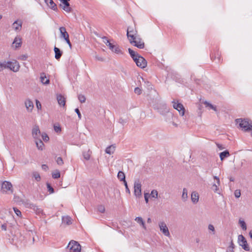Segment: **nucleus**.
<instances>
[{"mask_svg": "<svg viewBox=\"0 0 252 252\" xmlns=\"http://www.w3.org/2000/svg\"><path fill=\"white\" fill-rule=\"evenodd\" d=\"M155 109L158 110L162 115H166L169 118H172L173 114L170 112L169 109L167 107L166 104L164 102L158 103L154 105Z\"/></svg>", "mask_w": 252, "mask_h": 252, "instance_id": "1", "label": "nucleus"}, {"mask_svg": "<svg viewBox=\"0 0 252 252\" xmlns=\"http://www.w3.org/2000/svg\"><path fill=\"white\" fill-rule=\"evenodd\" d=\"M129 42L139 49H143L145 47L144 42L142 41V39L136 36L135 37L130 36Z\"/></svg>", "mask_w": 252, "mask_h": 252, "instance_id": "2", "label": "nucleus"}, {"mask_svg": "<svg viewBox=\"0 0 252 252\" xmlns=\"http://www.w3.org/2000/svg\"><path fill=\"white\" fill-rule=\"evenodd\" d=\"M67 247L71 252H81V246L77 241L71 240Z\"/></svg>", "mask_w": 252, "mask_h": 252, "instance_id": "3", "label": "nucleus"}, {"mask_svg": "<svg viewBox=\"0 0 252 252\" xmlns=\"http://www.w3.org/2000/svg\"><path fill=\"white\" fill-rule=\"evenodd\" d=\"M237 124H239V126L244 129V131H248L251 122L250 123L247 119H237L235 120Z\"/></svg>", "mask_w": 252, "mask_h": 252, "instance_id": "4", "label": "nucleus"}, {"mask_svg": "<svg viewBox=\"0 0 252 252\" xmlns=\"http://www.w3.org/2000/svg\"><path fill=\"white\" fill-rule=\"evenodd\" d=\"M6 68H8L13 72H17L20 68V65L18 62L16 61L14 62H5Z\"/></svg>", "mask_w": 252, "mask_h": 252, "instance_id": "5", "label": "nucleus"}, {"mask_svg": "<svg viewBox=\"0 0 252 252\" xmlns=\"http://www.w3.org/2000/svg\"><path fill=\"white\" fill-rule=\"evenodd\" d=\"M238 243L245 251H250V247L247 243V241L243 235L241 234L238 236Z\"/></svg>", "mask_w": 252, "mask_h": 252, "instance_id": "6", "label": "nucleus"}, {"mask_svg": "<svg viewBox=\"0 0 252 252\" xmlns=\"http://www.w3.org/2000/svg\"><path fill=\"white\" fill-rule=\"evenodd\" d=\"M172 103H173V108L178 111L181 116H184L185 109L183 104L178 101L176 102L175 100H173Z\"/></svg>", "mask_w": 252, "mask_h": 252, "instance_id": "7", "label": "nucleus"}, {"mask_svg": "<svg viewBox=\"0 0 252 252\" xmlns=\"http://www.w3.org/2000/svg\"><path fill=\"white\" fill-rule=\"evenodd\" d=\"M1 191L2 192H7L10 191L13 192L12 185L10 182L5 181L1 184Z\"/></svg>", "mask_w": 252, "mask_h": 252, "instance_id": "8", "label": "nucleus"}, {"mask_svg": "<svg viewBox=\"0 0 252 252\" xmlns=\"http://www.w3.org/2000/svg\"><path fill=\"white\" fill-rule=\"evenodd\" d=\"M134 189V195L138 197H141V184L139 180L135 181Z\"/></svg>", "mask_w": 252, "mask_h": 252, "instance_id": "9", "label": "nucleus"}, {"mask_svg": "<svg viewBox=\"0 0 252 252\" xmlns=\"http://www.w3.org/2000/svg\"><path fill=\"white\" fill-rule=\"evenodd\" d=\"M61 3L60 6L61 7L64 11L67 12H70L72 11V8L70 6L69 1L70 0H59Z\"/></svg>", "mask_w": 252, "mask_h": 252, "instance_id": "10", "label": "nucleus"}, {"mask_svg": "<svg viewBox=\"0 0 252 252\" xmlns=\"http://www.w3.org/2000/svg\"><path fill=\"white\" fill-rule=\"evenodd\" d=\"M136 65L141 68H143L145 67L147 65V61L142 56H139L138 58L134 61Z\"/></svg>", "mask_w": 252, "mask_h": 252, "instance_id": "11", "label": "nucleus"}, {"mask_svg": "<svg viewBox=\"0 0 252 252\" xmlns=\"http://www.w3.org/2000/svg\"><path fill=\"white\" fill-rule=\"evenodd\" d=\"M158 225L160 228V230L162 232V233L166 236H169L170 233L165 222L163 221L160 222Z\"/></svg>", "mask_w": 252, "mask_h": 252, "instance_id": "12", "label": "nucleus"}, {"mask_svg": "<svg viewBox=\"0 0 252 252\" xmlns=\"http://www.w3.org/2000/svg\"><path fill=\"white\" fill-rule=\"evenodd\" d=\"M40 134L39 126L37 125L34 126L32 129V135L33 138L35 139H39Z\"/></svg>", "mask_w": 252, "mask_h": 252, "instance_id": "13", "label": "nucleus"}, {"mask_svg": "<svg viewBox=\"0 0 252 252\" xmlns=\"http://www.w3.org/2000/svg\"><path fill=\"white\" fill-rule=\"evenodd\" d=\"M22 22L21 21L16 20L12 24V27L15 31H20L21 30Z\"/></svg>", "mask_w": 252, "mask_h": 252, "instance_id": "14", "label": "nucleus"}, {"mask_svg": "<svg viewBox=\"0 0 252 252\" xmlns=\"http://www.w3.org/2000/svg\"><path fill=\"white\" fill-rule=\"evenodd\" d=\"M61 33V37L63 38L64 40L69 37V34L66 31L64 27H60L59 29Z\"/></svg>", "mask_w": 252, "mask_h": 252, "instance_id": "15", "label": "nucleus"}, {"mask_svg": "<svg viewBox=\"0 0 252 252\" xmlns=\"http://www.w3.org/2000/svg\"><path fill=\"white\" fill-rule=\"evenodd\" d=\"M13 47L15 46V49L19 48L22 45V39L19 36H16L13 43Z\"/></svg>", "mask_w": 252, "mask_h": 252, "instance_id": "16", "label": "nucleus"}, {"mask_svg": "<svg viewBox=\"0 0 252 252\" xmlns=\"http://www.w3.org/2000/svg\"><path fill=\"white\" fill-rule=\"evenodd\" d=\"M137 31H134L133 28L132 27H128L127 29V36L129 39L130 38V36H132L133 37H135V35L137 34Z\"/></svg>", "mask_w": 252, "mask_h": 252, "instance_id": "17", "label": "nucleus"}, {"mask_svg": "<svg viewBox=\"0 0 252 252\" xmlns=\"http://www.w3.org/2000/svg\"><path fill=\"white\" fill-rule=\"evenodd\" d=\"M55 52V58L56 60H59L63 55V51H61L59 48L55 46L54 48Z\"/></svg>", "mask_w": 252, "mask_h": 252, "instance_id": "18", "label": "nucleus"}, {"mask_svg": "<svg viewBox=\"0 0 252 252\" xmlns=\"http://www.w3.org/2000/svg\"><path fill=\"white\" fill-rule=\"evenodd\" d=\"M58 103L60 106H64L65 104V98L62 94H58L57 96Z\"/></svg>", "mask_w": 252, "mask_h": 252, "instance_id": "19", "label": "nucleus"}, {"mask_svg": "<svg viewBox=\"0 0 252 252\" xmlns=\"http://www.w3.org/2000/svg\"><path fill=\"white\" fill-rule=\"evenodd\" d=\"M40 79L41 83L43 84L47 85L50 83L49 79L47 78L45 73L44 72H42L40 74Z\"/></svg>", "mask_w": 252, "mask_h": 252, "instance_id": "20", "label": "nucleus"}, {"mask_svg": "<svg viewBox=\"0 0 252 252\" xmlns=\"http://www.w3.org/2000/svg\"><path fill=\"white\" fill-rule=\"evenodd\" d=\"M103 42L105 43V44L109 47V49L112 51L114 50V48L116 45H113L112 43H110L108 39L106 37L104 36L102 37Z\"/></svg>", "mask_w": 252, "mask_h": 252, "instance_id": "21", "label": "nucleus"}, {"mask_svg": "<svg viewBox=\"0 0 252 252\" xmlns=\"http://www.w3.org/2000/svg\"><path fill=\"white\" fill-rule=\"evenodd\" d=\"M25 106L28 111L31 112L33 108V102L30 99H28L25 101Z\"/></svg>", "mask_w": 252, "mask_h": 252, "instance_id": "22", "label": "nucleus"}, {"mask_svg": "<svg viewBox=\"0 0 252 252\" xmlns=\"http://www.w3.org/2000/svg\"><path fill=\"white\" fill-rule=\"evenodd\" d=\"M191 199L194 204L196 203L198 201L199 196L196 192L193 191L191 193Z\"/></svg>", "mask_w": 252, "mask_h": 252, "instance_id": "23", "label": "nucleus"}, {"mask_svg": "<svg viewBox=\"0 0 252 252\" xmlns=\"http://www.w3.org/2000/svg\"><path fill=\"white\" fill-rule=\"evenodd\" d=\"M128 50L129 54L134 61H135L138 57L140 56L138 54L136 53L133 50L130 48H128Z\"/></svg>", "mask_w": 252, "mask_h": 252, "instance_id": "24", "label": "nucleus"}, {"mask_svg": "<svg viewBox=\"0 0 252 252\" xmlns=\"http://www.w3.org/2000/svg\"><path fill=\"white\" fill-rule=\"evenodd\" d=\"M135 220L138 223H139L140 224L141 226H142V227L144 229H146V225H145V222L144 221H143L142 218L141 217H136L135 219Z\"/></svg>", "mask_w": 252, "mask_h": 252, "instance_id": "25", "label": "nucleus"}, {"mask_svg": "<svg viewBox=\"0 0 252 252\" xmlns=\"http://www.w3.org/2000/svg\"><path fill=\"white\" fill-rule=\"evenodd\" d=\"M62 222L65 224L69 225L71 223V218L68 216L63 217Z\"/></svg>", "mask_w": 252, "mask_h": 252, "instance_id": "26", "label": "nucleus"}, {"mask_svg": "<svg viewBox=\"0 0 252 252\" xmlns=\"http://www.w3.org/2000/svg\"><path fill=\"white\" fill-rule=\"evenodd\" d=\"M117 177L118 179L120 180V181H123V182H125V181H126L125 174L122 171H119L118 172Z\"/></svg>", "mask_w": 252, "mask_h": 252, "instance_id": "27", "label": "nucleus"}, {"mask_svg": "<svg viewBox=\"0 0 252 252\" xmlns=\"http://www.w3.org/2000/svg\"><path fill=\"white\" fill-rule=\"evenodd\" d=\"M229 156V153L227 150H225L220 153V158L221 160H223L225 158L228 157Z\"/></svg>", "mask_w": 252, "mask_h": 252, "instance_id": "28", "label": "nucleus"}, {"mask_svg": "<svg viewBox=\"0 0 252 252\" xmlns=\"http://www.w3.org/2000/svg\"><path fill=\"white\" fill-rule=\"evenodd\" d=\"M37 140L38 141H36V147L38 148V149L40 150H43V147L44 146V144L43 142H42V141L41 139H38Z\"/></svg>", "mask_w": 252, "mask_h": 252, "instance_id": "29", "label": "nucleus"}, {"mask_svg": "<svg viewBox=\"0 0 252 252\" xmlns=\"http://www.w3.org/2000/svg\"><path fill=\"white\" fill-rule=\"evenodd\" d=\"M188 198V190L186 188H184L183 189V193L182 195V199L183 201H186Z\"/></svg>", "mask_w": 252, "mask_h": 252, "instance_id": "30", "label": "nucleus"}, {"mask_svg": "<svg viewBox=\"0 0 252 252\" xmlns=\"http://www.w3.org/2000/svg\"><path fill=\"white\" fill-rule=\"evenodd\" d=\"M115 151V147L113 145L109 146L106 148L105 149L106 153L111 155Z\"/></svg>", "mask_w": 252, "mask_h": 252, "instance_id": "31", "label": "nucleus"}, {"mask_svg": "<svg viewBox=\"0 0 252 252\" xmlns=\"http://www.w3.org/2000/svg\"><path fill=\"white\" fill-rule=\"evenodd\" d=\"M48 6L53 10L57 11L58 10V8L56 3L53 1V0H50L48 2Z\"/></svg>", "mask_w": 252, "mask_h": 252, "instance_id": "32", "label": "nucleus"}, {"mask_svg": "<svg viewBox=\"0 0 252 252\" xmlns=\"http://www.w3.org/2000/svg\"><path fill=\"white\" fill-rule=\"evenodd\" d=\"M112 52L117 54H121L123 55V52L120 48L119 46L117 45H116L114 48V50L112 51Z\"/></svg>", "mask_w": 252, "mask_h": 252, "instance_id": "33", "label": "nucleus"}, {"mask_svg": "<svg viewBox=\"0 0 252 252\" xmlns=\"http://www.w3.org/2000/svg\"><path fill=\"white\" fill-rule=\"evenodd\" d=\"M32 177L35 179V180L37 182H39L40 181L41 177H40L39 174L37 172H36V171L33 172H32Z\"/></svg>", "mask_w": 252, "mask_h": 252, "instance_id": "34", "label": "nucleus"}, {"mask_svg": "<svg viewBox=\"0 0 252 252\" xmlns=\"http://www.w3.org/2000/svg\"><path fill=\"white\" fill-rule=\"evenodd\" d=\"M239 224L243 230H246L247 229V225L244 220H240Z\"/></svg>", "mask_w": 252, "mask_h": 252, "instance_id": "35", "label": "nucleus"}, {"mask_svg": "<svg viewBox=\"0 0 252 252\" xmlns=\"http://www.w3.org/2000/svg\"><path fill=\"white\" fill-rule=\"evenodd\" d=\"M150 196H151L152 197L157 198L158 196V192L157 190H153L151 191V193L150 194H149Z\"/></svg>", "mask_w": 252, "mask_h": 252, "instance_id": "36", "label": "nucleus"}, {"mask_svg": "<svg viewBox=\"0 0 252 252\" xmlns=\"http://www.w3.org/2000/svg\"><path fill=\"white\" fill-rule=\"evenodd\" d=\"M204 104L206 105V106L209 107L211 109L214 110L215 111H217L216 107L214 106L212 104H211V103H209V102H208L207 101H205Z\"/></svg>", "mask_w": 252, "mask_h": 252, "instance_id": "37", "label": "nucleus"}, {"mask_svg": "<svg viewBox=\"0 0 252 252\" xmlns=\"http://www.w3.org/2000/svg\"><path fill=\"white\" fill-rule=\"evenodd\" d=\"M78 98L81 103H84L86 101L85 96L81 94H80L78 95Z\"/></svg>", "mask_w": 252, "mask_h": 252, "instance_id": "38", "label": "nucleus"}, {"mask_svg": "<svg viewBox=\"0 0 252 252\" xmlns=\"http://www.w3.org/2000/svg\"><path fill=\"white\" fill-rule=\"evenodd\" d=\"M60 172L58 170H57L55 173L52 174V177L54 179H58L60 177Z\"/></svg>", "mask_w": 252, "mask_h": 252, "instance_id": "39", "label": "nucleus"}, {"mask_svg": "<svg viewBox=\"0 0 252 252\" xmlns=\"http://www.w3.org/2000/svg\"><path fill=\"white\" fill-rule=\"evenodd\" d=\"M47 188L48 189V191L50 192V193H53L54 192V189L51 186V185L49 183H47Z\"/></svg>", "mask_w": 252, "mask_h": 252, "instance_id": "40", "label": "nucleus"}, {"mask_svg": "<svg viewBox=\"0 0 252 252\" xmlns=\"http://www.w3.org/2000/svg\"><path fill=\"white\" fill-rule=\"evenodd\" d=\"M211 58L212 60H215L216 58H217L219 61L220 60V57L219 53H217V54H214L212 53L211 55Z\"/></svg>", "mask_w": 252, "mask_h": 252, "instance_id": "41", "label": "nucleus"}, {"mask_svg": "<svg viewBox=\"0 0 252 252\" xmlns=\"http://www.w3.org/2000/svg\"><path fill=\"white\" fill-rule=\"evenodd\" d=\"M41 136H42V139L45 142H47L49 140V138L48 135L46 133H44V132L42 133L41 134Z\"/></svg>", "mask_w": 252, "mask_h": 252, "instance_id": "42", "label": "nucleus"}, {"mask_svg": "<svg viewBox=\"0 0 252 252\" xmlns=\"http://www.w3.org/2000/svg\"><path fill=\"white\" fill-rule=\"evenodd\" d=\"M56 162L59 165H62L63 164V158L61 157H58L56 160Z\"/></svg>", "mask_w": 252, "mask_h": 252, "instance_id": "43", "label": "nucleus"}, {"mask_svg": "<svg viewBox=\"0 0 252 252\" xmlns=\"http://www.w3.org/2000/svg\"><path fill=\"white\" fill-rule=\"evenodd\" d=\"M218 185H216V184H214L213 185H212V189L215 192H217L218 190H219V188H218Z\"/></svg>", "mask_w": 252, "mask_h": 252, "instance_id": "44", "label": "nucleus"}, {"mask_svg": "<svg viewBox=\"0 0 252 252\" xmlns=\"http://www.w3.org/2000/svg\"><path fill=\"white\" fill-rule=\"evenodd\" d=\"M13 210L15 214L19 217L21 216V211L18 209L17 208L14 207Z\"/></svg>", "mask_w": 252, "mask_h": 252, "instance_id": "45", "label": "nucleus"}, {"mask_svg": "<svg viewBox=\"0 0 252 252\" xmlns=\"http://www.w3.org/2000/svg\"><path fill=\"white\" fill-rule=\"evenodd\" d=\"M4 68H6L5 62L0 63V72L2 71Z\"/></svg>", "mask_w": 252, "mask_h": 252, "instance_id": "46", "label": "nucleus"}, {"mask_svg": "<svg viewBox=\"0 0 252 252\" xmlns=\"http://www.w3.org/2000/svg\"><path fill=\"white\" fill-rule=\"evenodd\" d=\"M124 185L126 188V192L128 193V194L130 193V190L128 187L126 181H125V182H124Z\"/></svg>", "mask_w": 252, "mask_h": 252, "instance_id": "47", "label": "nucleus"}, {"mask_svg": "<svg viewBox=\"0 0 252 252\" xmlns=\"http://www.w3.org/2000/svg\"><path fill=\"white\" fill-rule=\"evenodd\" d=\"M94 58L97 61H100V62H103L104 61V59L101 57H100L97 55H95L94 56Z\"/></svg>", "mask_w": 252, "mask_h": 252, "instance_id": "48", "label": "nucleus"}, {"mask_svg": "<svg viewBox=\"0 0 252 252\" xmlns=\"http://www.w3.org/2000/svg\"><path fill=\"white\" fill-rule=\"evenodd\" d=\"M235 196L236 198H239L241 195V192L240 190H236L234 192Z\"/></svg>", "mask_w": 252, "mask_h": 252, "instance_id": "49", "label": "nucleus"}, {"mask_svg": "<svg viewBox=\"0 0 252 252\" xmlns=\"http://www.w3.org/2000/svg\"><path fill=\"white\" fill-rule=\"evenodd\" d=\"M34 211H35L36 214H40V213H42L43 211L40 208H39L37 206L35 208V210H33Z\"/></svg>", "mask_w": 252, "mask_h": 252, "instance_id": "50", "label": "nucleus"}, {"mask_svg": "<svg viewBox=\"0 0 252 252\" xmlns=\"http://www.w3.org/2000/svg\"><path fill=\"white\" fill-rule=\"evenodd\" d=\"M150 196V195L148 193H144V198L146 202L147 203L149 201V197Z\"/></svg>", "mask_w": 252, "mask_h": 252, "instance_id": "51", "label": "nucleus"}, {"mask_svg": "<svg viewBox=\"0 0 252 252\" xmlns=\"http://www.w3.org/2000/svg\"><path fill=\"white\" fill-rule=\"evenodd\" d=\"M54 129L56 132H59L61 131V127L59 126H54Z\"/></svg>", "mask_w": 252, "mask_h": 252, "instance_id": "52", "label": "nucleus"}, {"mask_svg": "<svg viewBox=\"0 0 252 252\" xmlns=\"http://www.w3.org/2000/svg\"><path fill=\"white\" fill-rule=\"evenodd\" d=\"M75 112L77 113L79 119L80 120L81 119V113H80L79 109L76 108L75 109Z\"/></svg>", "mask_w": 252, "mask_h": 252, "instance_id": "53", "label": "nucleus"}, {"mask_svg": "<svg viewBox=\"0 0 252 252\" xmlns=\"http://www.w3.org/2000/svg\"><path fill=\"white\" fill-rule=\"evenodd\" d=\"M134 92H135V94H140L141 93V89L139 88L136 87L134 89Z\"/></svg>", "mask_w": 252, "mask_h": 252, "instance_id": "54", "label": "nucleus"}, {"mask_svg": "<svg viewBox=\"0 0 252 252\" xmlns=\"http://www.w3.org/2000/svg\"><path fill=\"white\" fill-rule=\"evenodd\" d=\"M83 157L86 160H89L90 158V155L87 153H83Z\"/></svg>", "mask_w": 252, "mask_h": 252, "instance_id": "55", "label": "nucleus"}, {"mask_svg": "<svg viewBox=\"0 0 252 252\" xmlns=\"http://www.w3.org/2000/svg\"><path fill=\"white\" fill-rule=\"evenodd\" d=\"M36 105L38 109H41V104L40 102L37 99L36 100Z\"/></svg>", "mask_w": 252, "mask_h": 252, "instance_id": "56", "label": "nucleus"}, {"mask_svg": "<svg viewBox=\"0 0 252 252\" xmlns=\"http://www.w3.org/2000/svg\"><path fill=\"white\" fill-rule=\"evenodd\" d=\"M28 58V56L27 55H21L20 57H19V59L22 60V61H26Z\"/></svg>", "mask_w": 252, "mask_h": 252, "instance_id": "57", "label": "nucleus"}, {"mask_svg": "<svg viewBox=\"0 0 252 252\" xmlns=\"http://www.w3.org/2000/svg\"><path fill=\"white\" fill-rule=\"evenodd\" d=\"M98 210L99 211V212H100V213H104V211H105V208L103 206H100L98 207Z\"/></svg>", "mask_w": 252, "mask_h": 252, "instance_id": "58", "label": "nucleus"}, {"mask_svg": "<svg viewBox=\"0 0 252 252\" xmlns=\"http://www.w3.org/2000/svg\"><path fill=\"white\" fill-rule=\"evenodd\" d=\"M119 123L122 124L123 125H125L126 123V120L123 119L122 118H120L119 121Z\"/></svg>", "mask_w": 252, "mask_h": 252, "instance_id": "59", "label": "nucleus"}, {"mask_svg": "<svg viewBox=\"0 0 252 252\" xmlns=\"http://www.w3.org/2000/svg\"><path fill=\"white\" fill-rule=\"evenodd\" d=\"M29 205V207L31 209H32L33 210H35V208L37 206L33 203H30Z\"/></svg>", "mask_w": 252, "mask_h": 252, "instance_id": "60", "label": "nucleus"}, {"mask_svg": "<svg viewBox=\"0 0 252 252\" xmlns=\"http://www.w3.org/2000/svg\"><path fill=\"white\" fill-rule=\"evenodd\" d=\"M208 229H209V230L212 231L213 232L215 231V228L212 224H210L208 225Z\"/></svg>", "mask_w": 252, "mask_h": 252, "instance_id": "61", "label": "nucleus"}, {"mask_svg": "<svg viewBox=\"0 0 252 252\" xmlns=\"http://www.w3.org/2000/svg\"><path fill=\"white\" fill-rule=\"evenodd\" d=\"M64 40L66 41V43H67V44L69 45V46L70 48H71V46H72V45H71V42H70V40H69V37H68V38H66V39H65Z\"/></svg>", "mask_w": 252, "mask_h": 252, "instance_id": "62", "label": "nucleus"}, {"mask_svg": "<svg viewBox=\"0 0 252 252\" xmlns=\"http://www.w3.org/2000/svg\"><path fill=\"white\" fill-rule=\"evenodd\" d=\"M41 167L42 169L45 171H47L48 169V167L46 164H42Z\"/></svg>", "mask_w": 252, "mask_h": 252, "instance_id": "63", "label": "nucleus"}, {"mask_svg": "<svg viewBox=\"0 0 252 252\" xmlns=\"http://www.w3.org/2000/svg\"><path fill=\"white\" fill-rule=\"evenodd\" d=\"M234 248H232V247H228L227 249V252H234L233 251Z\"/></svg>", "mask_w": 252, "mask_h": 252, "instance_id": "64", "label": "nucleus"}]
</instances>
